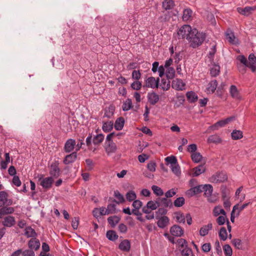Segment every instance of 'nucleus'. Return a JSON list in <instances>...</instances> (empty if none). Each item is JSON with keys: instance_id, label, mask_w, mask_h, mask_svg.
I'll return each instance as SVG.
<instances>
[{"instance_id": "obj_33", "label": "nucleus", "mask_w": 256, "mask_h": 256, "mask_svg": "<svg viewBox=\"0 0 256 256\" xmlns=\"http://www.w3.org/2000/svg\"><path fill=\"white\" fill-rule=\"evenodd\" d=\"M174 6L172 0H164L162 2V7L166 10L172 9Z\"/></svg>"}, {"instance_id": "obj_56", "label": "nucleus", "mask_w": 256, "mask_h": 256, "mask_svg": "<svg viewBox=\"0 0 256 256\" xmlns=\"http://www.w3.org/2000/svg\"><path fill=\"white\" fill-rule=\"evenodd\" d=\"M136 198V194L134 191H130L126 194V198L130 202L134 200Z\"/></svg>"}, {"instance_id": "obj_44", "label": "nucleus", "mask_w": 256, "mask_h": 256, "mask_svg": "<svg viewBox=\"0 0 256 256\" xmlns=\"http://www.w3.org/2000/svg\"><path fill=\"white\" fill-rule=\"evenodd\" d=\"M132 108V102L130 98H128L124 102L122 108L124 111H128Z\"/></svg>"}, {"instance_id": "obj_32", "label": "nucleus", "mask_w": 256, "mask_h": 256, "mask_svg": "<svg viewBox=\"0 0 256 256\" xmlns=\"http://www.w3.org/2000/svg\"><path fill=\"white\" fill-rule=\"evenodd\" d=\"M220 72V66L219 65L214 64L210 70V74L212 76L215 77L218 76Z\"/></svg>"}, {"instance_id": "obj_24", "label": "nucleus", "mask_w": 256, "mask_h": 256, "mask_svg": "<svg viewBox=\"0 0 256 256\" xmlns=\"http://www.w3.org/2000/svg\"><path fill=\"white\" fill-rule=\"evenodd\" d=\"M256 8L251 6H246L244 8H237L240 14L244 16H248L251 13L252 10H254Z\"/></svg>"}, {"instance_id": "obj_36", "label": "nucleus", "mask_w": 256, "mask_h": 256, "mask_svg": "<svg viewBox=\"0 0 256 256\" xmlns=\"http://www.w3.org/2000/svg\"><path fill=\"white\" fill-rule=\"evenodd\" d=\"M170 81L168 80L166 81V80L164 79H162L161 83L158 84V86L162 88L163 90H168L170 86Z\"/></svg>"}, {"instance_id": "obj_10", "label": "nucleus", "mask_w": 256, "mask_h": 256, "mask_svg": "<svg viewBox=\"0 0 256 256\" xmlns=\"http://www.w3.org/2000/svg\"><path fill=\"white\" fill-rule=\"evenodd\" d=\"M76 143V142L72 138L68 139L64 144V152H72L74 148Z\"/></svg>"}, {"instance_id": "obj_26", "label": "nucleus", "mask_w": 256, "mask_h": 256, "mask_svg": "<svg viewBox=\"0 0 256 256\" xmlns=\"http://www.w3.org/2000/svg\"><path fill=\"white\" fill-rule=\"evenodd\" d=\"M212 228V223H209L207 225L204 226L200 229V234L202 236L207 235L209 230H211Z\"/></svg>"}, {"instance_id": "obj_22", "label": "nucleus", "mask_w": 256, "mask_h": 256, "mask_svg": "<svg viewBox=\"0 0 256 256\" xmlns=\"http://www.w3.org/2000/svg\"><path fill=\"white\" fill-rule=\"evenodd\" d=\"M148 98V101L152 105H154L159 100V96L156 92L149 94Z\"/></svg>"}, {"instance_id": "obj_8", "label": "nucleus", "mask_w": 256, "mask_h": 256, "mask_svg": "<svg viewBox=\"0 0 256 256\" xmlns=\"http://www.w3.org/2000/svg\"><path fill=\"white\" fill-rule=\"evenodd\" d=\"M248 59L247 67L254 72L256 70V56L252 53L249 55Z\"/></svg>"}, {"instance_id": "obj_30", "label": "nucleus", "mask_w": 256, "mask_h": 256, "mask_svg": "<svg viewBox=\"0 0 256 256\" xmlns=\"http://www.w3.org/2000/svg\"><path fill=\"white\" fill-rule=\"evenodd\" d=\"M24 234L27 238H33L36 236V233L30 226H28L24 230Z\"/></svg>"}, {"instance_id": "obj_55", "label": "nucleus", "mask_w": 256, "mask_h": 256, "mask_svg": "<svg viewBox=\"0 0 256 256\" xmlns=\"http://www.w3.org/2000/svg\"><path fill=\"white\" fill-rule=\"evenodd\" d=\"M220 140L217 135L210 136L208 138V142L217 143L220 142Z\"/></svg>"}, {"instance_id": "obj_13", "label": "nucleus", "mask_w": 256, "mask_h": 256, "mask_svg": "<svg viewBox=\"0 0 256 256\" xmlns=\"http://www.w3.org/2000/svg\"><path fill=\"white\" fill-rule=\"evenodd\" d=\"M156 219L158 220L157 225L158 227L161 228H164L167 226L170 223V219L166 216L160 217Z\"/></svg>"}, {"instance_id": "obj_14", "label": "nucleus", "mask_w": 256, "mask_h": 256, "mask_svg": "<svg viewBox=\"0 0 256 256\" xmlns=\"http://www.w3.org/2000/svg\"><path fill=\"white\" fill-rule=\"evenodd\" d=\"M203 185H199L190 188L186 192V194L190 196H192L194 195L202 192Z\"/></svg>"}, {"instance_id": "obj_17", "label": "nucleus", "mask_w": 256, "mask_h": 256, "mask_svg": "<svg viewBox=\"0 0 256 256\" xmlns=\"http://www.w3.org/2000/svg\"><path fill=\"white\" fill-rule=\"evenodd\" d=\"M54 182L52 177H47L43 178L40 182V185L46 189H49L52 187Z\"/></svg>"}, {"instance_id": "obj_9", "label": "nucleus", "mask_w": 256, "mask_h": 256, "mask_svg": "<svg viewBox=\"0 0 256 256\" xmlns=\"http://www.w3.org/2000/svg\"><path fill=\"white\" fill-rule=\"evenodd\" d=\"M170 234L175 236H181L184 234V230L179 226L174 224L170 228Z\"/></svg>"}, {"instance_id": "obj_59", "label": "nucleus", "mask_w": 256, "mask_h": 256, "mask_svg": "<svg viewBox=\"0 0 256 256\" xmlns=\"http://www.w3.org/2000/svg\"><path fill=\"white\" fill-rule=\"evenodd\" d=\"M236 59L238 61H240L242 64L244 65V66L247 67L248 60L244 55L238 56L236 58Z\"/></svg>"}, {"instance_id": "obj_58", "label": "nucleus", "mask_w": 256, "mask_h": 256, "mask_svg": "<svg viewBox=\"0 0 256 256\" xmlns=\"http://www.w3.org/2000/svg\"><path fill=\"white\" fill-rule=\"evenodd\" d=\"M224 126H226V124H224V120H222L216 122L213 126H212V128L213 130H218L219 128L223 127Z\"/></svg>"}, {"instance_id": "obj_28", "label": "nucleus", "mask_w": 256, "mask_h": 256, "mask_svg": "<svg viewBox=\"0 0 256 256\" xmlns=\"http://www.w3.org/2000/svg\"><path fill=\"white\" fill-rule=\"evenodd\" d=\"M226 40L230 43L233 44L237 43L234 34L231 30L227 31L226 33Z\"/></svg>"}, {"instance_id": "obj_23", "label": "nucleus", "mask_w": 256, "mask_h": 256, "mask_svg": "<svg viewBox=\"0 0 256 256\" xmlns=\"http://www.w3.org/2000/svg\"><path fill=\"white\" fill-rule=\"evenodd\" d=\"M124 120L123 117H119L118 118L114 123V128L117 130H120L122 129L124 124Z\"/></svg>"}, {"instance_id": "obj_60", "label": "nucleus", "mask_w": 256, "mask_h": 256, "mask_svg": "<svg viewBox=\"0 0 256 256\" xmlns=\"http://www.w3.org/2000/svg\"><path fill=\"white\" fill-rule=\"evenodd\" d=\"M222 200H225L227 198H229L228 194L229 192L228 190L226 189V187H224L222 188Z\"/></svg>"}, {"instance_id": "obj_16", "label": "nucleus", "mask_w": 256, "mask_h": 256, "mask_svg": "<svg viewBox=\"0 0 256 256\" xmlns=\"http://www.w3.org/2000/svg\"><path fill=\"white\" fill-rule=\"evenodd\" d=\"M2 224L6 227H12L16 224L14 218L11 216H6L2 222Z\"/></svg>"}, {"instance_id": "obj_47", "label": "nucleus", "mask_w": 256, "mask_h": 256, "mask_svg": "<svg viewBox=\"0 0 256 256\" xmlns=\"http://www.w3.org/2000/svg\"><path fill=\"white\" fill-rule=\"evenodd\" d=\"M176 218V221L180 223L184 224L186 216L184 215L183 213L180 212H176L175 214Z\"/></svg>"}, {"instance_id": "obj_31", "label": "nucleus", "mask_w": 256, "mask_h": 256, "mask_svg": "<svg viewBox=\"0 0 256 256\" xmlns=\"http://www.w3.org/2000/svg\"><path fill=\"white\" fill-rule=\"evenodd\" d=\"M14 211V208L12 207H6V206H2L1 208H0V212L2 215V216L5 214H12Z\"/></svg>"}, {"instance_id": "obj_5", "label": "nucleus", "mask_w": 256, "mask_h": 256, "mask_svg": "<svg viewBox=\"0 0 256 256\" xmlns=\"http://www.w3.org/2000/svg\"><path fill=\"white\" fill-rule=\"evenodd\" d=\"M12 201L8 199V194L5 191L0 192V207L12 204Z\"/></svg>"}, {"instance_id": "obj_39", "label": "nucleus", "mask_w": 256, "mask_h": 256, "mask_svg": "<svg viewBox=\"0 0 256 256\" xmlns=\"http://www.w3.org/2000/svg\"><path fill=\"white\" fill-rule=\"evenodd\" d=\"M232 138L233 140H237L242 138V132L240 130H234L231 133Z\"/></svg>"}, {"instance_id": "obj_53", "label": "nucleus", "mask_w": 256, "mask_h": 256, "mask_svg": "<svg viewBox=\"0 0 256 256\" xmlns=\"http://www.w3.org/2000/svg\"><path fill=\"white\" fill-rule=\"evenodd\" d=\"M184 197H179L174 201V204L176 207H180L184 204Z\"/></svg>"}, {"instance_id": "obj_1", "label": "nucleus", "mask_w": 256, "mask_h": 256, "mask_svg": "<svg viewBox=\"0 0 256 256\" xmlns=\"http://www.w3.org/2000/svg\"><path fill=\"white\" fill-rule=\"evenodd\" d=\"M206 38L205 33L198 32L196 28H193L188 41L190 47L196 48L202 44Z\"/></svg>"}, {"instance_id": "obj_50", "label": "nucleus", "mask_w": 256, "mask_h": 256, "mask_svg": "<svg viewBox=\"0 0 256 256\" xmlns=\"http://www.w3.org/2000/svg\"><path fill=\"white\" fill-rule=\"evenodd\" d=\"M152 190L153 192L158 196H162L164 194L162 190L157 186L153 185L152 186Z\"/></svg>"}, {"instance_id": "obj_21", "label": "nucleus", "mask_w": 256, "mask_h": 256, "mask_svg": "<svg viewBox=\"0 0 256 256\" xmlns=\"http://www.w3.org/2000/svg\"><path fill=\"white\" fill-rule=\"evenodd\" d=\"M119 248L124 252H128L130 248V242L128 240H122L118 246Z\"/></svg>"}, {"instance_id": "obj_25", "label": "nucleus", "mask_w": 256, "mask_h": 256, "mask_svg": "<svg viewBox=\"0 0 256 256\" xmlns=\"http://www.w3.org/2000/svg\"><path fill=\"white\" fill-rule=\"evenodd\" d=\"M158 200L160 202V206H163L165 208L167 207H171L172 206V202L170 200L168 199V198H158Z\"/></svg>"}, {"instance_id": "obj_54", "label": "nucleus", "mask_w": 256, "mask_h": 256, "mask_svg": "<svg viewBox=\"0 0 256 256\" xmlns=\"http://www.w3.org/2000/svg\"><path fill=\"white\" fill-rule=\"evenodd\" d=\"M223 250L225 254V256H232V250L229 244H225L223 246Z\"/></svg>"}, {"instance_id": "obj_41", "label": "nucleus", "mask_w": 256, "mask_h": 256, "mask_svg": "<svg viewBox=\"0 0 256 256\" xmlns=\"http://www.w3.org/2000/svg\"><path fill=\"white\" fill-rule=\"evenodd\" d=\"M222 214L224 216H226V212L222 208H221L220 206H215L213 210V214L214 216H217L219 214Z\"/></svg>"}, {"instance_id": "obj_61", "label": "nucleus", "mask_w": 256, "mask_h": 256, "mask_svg": "<svg viewBox=\"0 0 256 256\" xmlns=\"http://www.w3.org/2000/svg\"><path fill=\"white\" fill-rule=\"evenodd\" d=\"M142 86V83L136 80L134 82H133L131 84V87L134 89L136 90H139Z\"/></svg>"}, {"instance_id": "obj_62", "label": "nucleus", "mask_w": 256, "mask_h": 256, "mask_svg": "<svg viewBox=\"0 0 256 256\" xmlns=\"http://www.w3.org/2000/svg\"><path fill=\"white\" fill-rule=\"evenodd\" d=\"M176 190L174 188H172L168 190L165 193V196L166 198H172L176 194Z\"/></svg>"}, {"instance_id": "obj_29", "label": "nucleus", "mask_w": 256, "mask_h": 256, "mask_svg": "<svg viewBox=\"0 0 256 256\" xmlns=\"http://www.w3.org/2000/svg\"><path fill=\"white\" fill-rule=\"evenodd\" d=\"M186 96L188 102L191 103L194 102L198 99V96L192 91L187 92Z\"/></svg>"}, {"instance_id": "obj_48", "label": "nucleus", "mask_w": 256, "mask_h": 256, "mask_svg": "<svg viewBox=\"0 0 256 256\" xmlns=\"http://www.w3.org/2000/svg\"><path fill=\"white\" fill-rule=\"evenodd\" d=\"M219 236L221 240H226L228 238V233L225 228L222 227L220 228L219 232Z\"/></svg>"}, {"instance_id": "obj_38", "label": "nucleus", "mask_w": 256, "mask_h": 256, "mask_svg": "<svg viewBox=\"0 0 256 256\" xmlns=\"http://www.w3.org/2000/svg\"><path fill=\"white\" fill-rule=\"evenodd\" d=\"M166 75L168 80L172 79L175 76V70L172 67H168L166 68Z\"/></svg>"}, {"instance_id": "obj_35", "label": "nucleus", "mask_w": 256, "mask_h": 256, "mask_svg": "<svg viewBox=\"0 0 256 256\" xmlns=\"http://www.w3.org/2000/svg\"><path fill=\"white\" fill-rule=\"evenodd\" d=\"M191 158L194 163H198L202 160V156L200 152H196L192 154Z\"/></svg>"}, {"instance_id": "obj_15", "label": "nucleus", "mask_w": 256, "mask_h": 256, "mask_svg": "<svg viewBox=\"0 0 256 256\" xmlns=\"http://www.w3.org/2000/svg\"><path fill=\"white\" fill-rule=\"evenodd\" d=\"M77 152H73L65 156L63 162L65 164H69L74 162L76 159Z\"/></svg>"}, {"instance_id": "obj_46", "label": "nucleus", "mask_w": 256, "mask_h": 256, "mask_svg": "<svg viewBox=\"0 0 256 256\" xmlns=\"http://www.w3.org/2000/svg\"><path fill=\"white\" fill-rule=\"evenodd\" d=\"M232 244L234 247L238 250H243V244L242 240L238 238H234L232 240Z\"/></svg>"}, {"instance_id": "obj_34", "label": "nucleus", "mask_w": 256, "mask_h": 256, "mask_svg": "<svg viewBox=\"0 0 256 256\" xmlns=\"http://www.w3.org/2000/svg\"><path fill=\"white\" fill-rule=\"evenodd\" d=\"M192 11L190 8L184 10L183 12L182 20H188L190 19L192 16Z\"/></svg>"}, {"instance_id": "obj_20", "label": "nucleus", "mask_w": 256, "mask_h": 256, "mask_svg": "<svg viewBox=\"0 0 256 256\" xmlns=\"http://www.w3.org/2000/svg\"><path fill=\"white\" fill-rule=\"evenodd\" d=\"M192 176H198L200 174L204 173L206 171V168L204 165L200 164L198 166L194 168L192 170Z\"/></svg>"}, {"instance_id": "obj_57", "label": "nucleus", "mask_w": 256, "mask_h": 256, "mask_svg": "<svg viewBox=\"0 0 256 256\" xmlns=\"http://www.w3.org/2000/svg\"><path fill=\"white\" fill-rule=\"evenodd\" d=\"M172 172L177 176H178L180 174V167L178 162L176 164L170 166Z\"/></svg>"}, {"instance_id": "obj_37", "label": "nucleus", "mask_w": 256, "mask_h": 256, "mask_svg": "<svg viewBox=\"0 0 256 256\" xmlns=\"http://www.w3.org/2000/svg\"><path fill=\"white\" fill-rule=\"evenodd\" d=\"M114 197L116 199L113 202H115L117 204L122 203L124 201V196L120 193L118 190L114 192Z\"/></svg>"}, {"instance_id": "obj_43", "label": "nucleus", "mask_w": 256, "mask_h": 256, "mask_svg": "<svg viewBox=\"0 0 256 256\" xmlns=\"http://www.w3.org/2000/svg\"><path fill=\"white\" fill-rule=\"evenodd\" d=\"M100 210V216L108 214L112 210V205L110 204L108 206L107 208L102 207L99 208Z\"/></svg>"}, {"instance_id": "obj_40", "label": "nucleus", "mask_w": 256, "mask_h": 256, "mask_svg": "<svg viewBox=\"0 0 256 256\" xmlns=\"http://www.w3.org/2000/svg\"><path fill=\"white\" fill-rule=\"evenodd\" d=\"M146 206L149 208L151 210H156L158 207L160 206V202L158 200V198L155 202L154 201H149L148 202Z\"/></svg>"}, {"instance_id": "obj_51", "label": "nucleus", "mask_w": 256, "mask_h": 256, "mask_svg": "<svg viewBox=\"0 0 256 256\" xmlns=\"http://www.w3.org/2000/svg\"><path fill=\"white\" fill-rule=\"evenodd\" d=\"M168 212L167 210L164 208H160L156 212V218H158L160 217H164L166 216L165 214H166Z\"/></svg>"}, {"instance_id": "obj_11", "label": "nucleus", "mask_w": 256, "mask_h": 256, "mask_svg": "<svg viewBox=\"0 0 256 256\" xmlns=\"http://www.w3.org/2000/svg\"><path fill=\"white\" fill-rule=\"evenodd\" d=\"M40 240L36 238H32L28 242V246L30 250H37L40 247Z\"/></svg>"}, {"instance_id": "obj_52", "label": "nucleus", "mask_w": 256, "mask_h": 256, "mask_svg": "<svg viewBox=\"0 0 256 256\" xmlns=\"http://www.w3.org/2000/svg\"><path fill=\"white\" fill-rule=\"evenodd\" d=\"M182 256H194L190 248L186 246L182 250Z\"/></svg>"}, {"instance_id": "obj_49", "label": "nucleus", "mask_w": 256, "mask_h": 256, "mask_svg": "<svg viewBox=\"0 0 256 256\" xmlns=\"http://www.w3.org/2000/svg\"><path fill=\"white\" fill-rule=\"evenodd\" d=\"M104 139V136L102 134H98L93 138V143L96 145L101 143Z\"/></svg>"}, {"instance_id": "obj_7", "label": "nucleus", "mask_w": 256, "mask_h": 256, "mask_svg": "<svg viewBox=\"0 0 256 256\" xmlns=\"http://www.w3.org/2000/svg\"><path fill=\"white\" fill-rule=\"evenodd\" d=\"M104 147L108 154L110 155L112 153V132L107 136Z\"/></svg>"}, {"instance_id": "obj_63", "label": "nucleus", "mask_w": 256, "mask_h": 256, "mask_svg": "<svg viewBox=\"0 0 256 256\" xmlns=\"http://www.w3.org/2000/svg\"><path fill=\"white\" fill-rule=\"evenodd\" d=\"M132 76L133 79H134L136 80H138L141 77V74L140 70H134L132 72Z\"/></svg>"}, {"instance_id": "obj_27", "label": "nucleus", "mask_w": 256, "mask_h": 256, "mask_svg": "<svg viewBox=\"0 0 256 256\" xmlns=\"http://www.w3.org/2000/svg\"><path fill=\"white\" fill-rule=\"evenodd\" d=\"M202 192H204V195L208 198L212 194L213 188L212 185L210 184H206L203 185Z\"/></svg>"}, {"instance_id": "obj_3", "label": "nucleus", "mask_w": 256, "mask_h": 256, "mask_svg": "<svg viewBox=\"0 0 256 256\" xmlns=\"http://www.w3.org/2000/svg\"><path fill=\"white\" fill-rule=\"evenodd\" d=\"M228 179L226 174L223 172H216L210 178V182L212 183H220L226 181Z\"/></svg>"}, {"instance_id": "obj_42", "label": "nucleus", "mask_w": 256, "mask_h": 256, "mask_svg": "<svg viewBox=\"0 0 256 256\" xmlns=\"http://www.w3.org/2000/svg\"><path fill=\"white\" fill-rule=\"evenodd\" d=\"M102 130L105 132H108L112 130V121L104 122L102 126Z\"/></svg>"}, {"instance_id": "obj_12", "label": "nucleus", "mask_w": 256, "mask_h": 256, "mask_svg": "<svg viewBox=\"0 0 256 256\" xmlns=\"http://www.w3.org/2000/svg\"><path fill=\"white\" fill-rule=\"evenodd\" d=\"M50 174L53 177L56 178L60 176V170L58 168V163L55 162L51 164Z\"/></svg>"}, {"instance_id": "obj_45", "label": "nucleus", "mask_w": 256, "mask_h": 256, "mask_svg": "<svg viewBox=\"0 0 256 256\" xmlns=\"http://www.w3.org/2000/svg\"><path fill=\"white\" fill-rule=\"evenodd\" d=\"M165 161L166 164H170V166L176 164L178 162V160L175 156H171L165 158Z\"/></svg>"}, {"instance_id": "obj_18", "label": "nucleus", "mask_w": 256, "mask_h": 256, "mask_svg": "<svg viewBox=\"0 0 256 256\" xmlns=\"http://www.w3.org/2000/svg\"><path fill=\"white\" fill-rule=\"evenodd\" d=\"M230 96L235 100H240L241 98L240 93L234 85H232L230 86Z\"/></svg>"}, {"instance_id": "obj_19", "label": "nucleus", "mask_w": 256, "mask_h": 256, "mask_svg": "<svg viewBox=\"0 0 256 256\" xmlns=\"http://www.w3.org/2000/svg\"><path fill=\"white\" fill-rule=\"evenodd\" d=\"M218 86V82L216 80H211L208 84L206 88L207 94H212L214 92Z\"/></svg>"}, {"instance_id": "obj_6", "label": "nucleus", "mask_w": 256, "mask_h": 256, "mask_svg": "<svg viewBox=\"0 0 256 256\" xmlns=\"http://www.w3.org/2000/svg\"><path fill=\"white\" fill-rule=\"evenodd\" d=\"M160 78H158L156 80L152 77H149L146 80L145 84L148 88H158V87Z\"/></svg>"}, {"instance_id": "obj_2", "label": "nucleus", "mask_w": 256, "mask_h": 256, "mask_svg": "<svg viewBox=\"0 0 256 256\" xmlns=\"http://www.w3.org/2000/svg\"><path fill=\"white\" fill-rule=\"evenodd\" d=\"M193 31L192 27L188 24H186L182 26L178 31L177 34L178 36V38H186L188 40V38Z\"/></svg>"}, {"instance_id": "obj_64", "label": "nucleus", "mask_w": 256, "mask_h": 256, "mask_svg": "<svg viewBox=\"0 0 256 256\" xmlns=\"http://www.w3.org/2000/svg\"><path fill=\"white\" fill-rule=\"evenodd\" d=\"M22 256H34L35 254L34 250H26L22 251Z\"/></svg>"}, {"instance_id": "obj_4", "label": "nucleus", "mask_w": 256, "mask_h": 256, "mask_svg": "<svg viewBox=\"0 0 256 256\" xmlns=\"http://www.w3.org/2000/svg\"><path fill=\"white\" fill-rule=\"evenodd\" d=\"M186 86V83L180 78H176L172 82V88L178 91L185 90Z\"/></svg>"}]
</instances>
